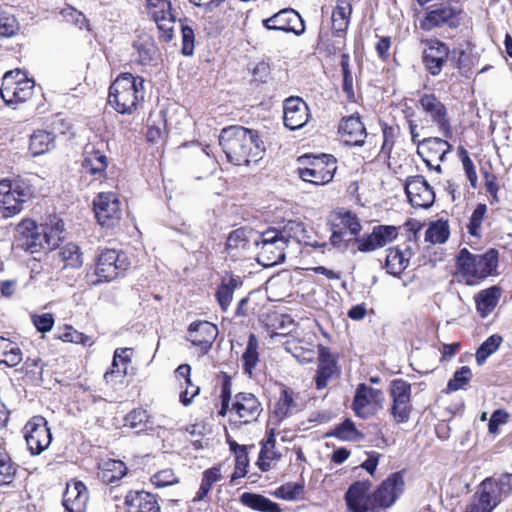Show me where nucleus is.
I'll return each mask as SVG.
<instances>
[{"mask_svg":"<svg viewBox=\"0 0 512 512\" xmlns=\"http://www.w3.org/2000/svg\"><path fill=\"white\" fill-rule=\"evenodd\" d=\"M35 189L25 177H15L0 181V211L3 217L10 218L23 210V205L34 197Z\"/></svg>","mask_w":512,"mask_h":512,"instance_id":"4","label":"nucleus"},{"mask_svg":"<svg viewBox=\"0 0 512 512\" xmlns=\"http://www.w3.org/2000/svg\"><path fill=\"white\" fill-rule=\"evenodd\" d=\"M178 481L172 469L161 470L151 477L152 484L157 488L171 486L178 483Z\"/></svg>","mask_w":512,"mask_h":512,"instance_id":"57","label":"nucleus"},{"mask_svg":"<svg viewBox=\"0 0 512 512\" xmlns=\"http://www.w3.org/2000/svg\"><path fill=\"white\" fill-rule=\"evenodd\" d=\"M449 225L446 221L438 220L430 224L425 232V240L433 244H443L449 238Z\"/></svg>","mask_w":512,"mask_h":512,"instance_id":"48","label":"nucleus"},{"mask_svg":"<svg viewBox=\"0 0 512 512\" xmlns=\"http://www.w3.org/2000/svg\"><path fill=\"white\" fill-rule=\"evenodd\" d=\"M252 230L246 228H238L233 230L226 242V250L229 254L236 256L239 251L249 249L250 241L256 237Z\"/></svg>","mask_w":512,"mask_h":512,"instance_id":"36","label":"nucleus"},{"mask_svg":"<svg viewBox=\"0 0 512 512\" xmlns=\"http://www.w3.org/2000/svg\"><path fill=\"white\" fill-rule=\"evenodd\" d=\"M405 193L414 208L428 209L435 201V192L422 175L409 176L406 179Z\"/></svg>","mask_w":512,"mask_h":512,"instance_id":"18","label":"nucleus"},{"mask_svg":"<svg viewBox=\"0 0 512 512\" xmlns=\"http://www.w3.org/2000/svg\"><path fill=\"white\" fill-rule=\"evenodd\" d=\"M337 372V361L329 348L320 346L318 356V368L315 376L317 389L327 386L328 380Z\"/></svg>","mask_w":512,"mask_h":512,"instance_id":"30","label":"nucleus"},{"mask_svg":"<svg viewBox=\"0 0 512 512\" xmlns=\"http://www.w3.org/2000/svg\"><path fill=\"white\" fill-rule=\"evenodd\" d=\"M34 81L28 79L20 70L8 71L4 74L0 95L6 105L23 103L31 98Z\"/></svg>","mask_w":512,"mask_h":512,"instance_id":"6","label":"nucleus"},{"mask_svg":"<svg viewBox=\"0 0 512 512\" xmlns=\"http://www.w3.org/2000/svg\"><path fill=\"white\" fill-rule=\"evenodd\" d=\"M88 500V489L83 482L73 481L67 484L63 495L65 512H86Z\"/></svg>","mask_w":512,"mask_h":512,"instance_id":"26","label":"nucleus"},{"mask_svg":"<svg viewBox=\"0 0 512 512\" xmlns=\"http://www.w3.org/2000/svg\"><path fill=\"white\" fill-rule=\"evenodd\" d=\"M128 512H161L157 496L146 491H130L125 497Z\"/></svg>","mask_w":512,"mask_h":512,"instance_id":"27","label":"nucleus"},{"mask_svg":"<svg viewBox=\"0 0 512 512\" xmlns=\"http://www.w3.org/2000/svg\"><path fill=\"white\" fill-rule=\"evenodd\" d=\"M18 29L19 25L16 18L0 10V37H11Z\"/></svg>","mask_w":512,"mask_h":512,"instance_id":"55","label":"nucleus"},{"mask_svg":"<svg viewBox=\"0 0 512 512\" xmlns=\"http://www.w3.org/2000/svg\"><path fill=\"white\" fill-rule=\"evenodd\" d=\"M219 144L227 160L238 166L259 161L265 151L258 132L243 126L224 128L219 135Z\"/></svg>","mask_w":512,"mask_h":512,"instance_id":"1","label":"nucleus"},{"mask_svg":"<svg viewBox=\"0 0 512 512\" xmlns=\"http://www.w3.org/2000/svg\"><path fill=\"white\" fill-rule=\"evenodd\" d=\"M328 436H334L342 441H358L364 438V434L356 428L354 422L349 418L337 425Z\"/></svg>","mask_w":512,"mask_h":512,"instance_id":"44","label":"nucleus"},{"mask_svg":"<svg viewBox=\"0 0 512 512\" xmlns=\"http://www.w3.org/2000/svg\"><path fill=\"white\" fill-rule=\"evenodd\" d=\"M55 146V137L46 130H37L30 137L29 149L33 156L42 155Z\"/></svg>","mask_w":512,"mask_h":512,"instance_id":"39","label":"nucleus"},{"mask_svg":"<svg viewBox=\"0 0 512 512\" xmlns=\"http://www.w3.org/2000/svg\"><path fill=\"white\" fill-rule=\"evenodd\" d=\"M58 338L64 342L82 344L83 346H91L93 344V341L89 336L73 329L70 326H67L65 331L61 333Z\"/></svg>","mask_w":512,"mask_h":512,"instance_id":"54","label":"nucleus"},{"mask_svg":"<svg viewBox=\"0 0 512 512\" xmlns=\"http://www.w3.org/2000/svg\"><path fill=\"white\" fill-rule=\"evenodd\" d=\"M452 145L445 139L429 137L418 142L417 153L421 158H434L443 162L446 155L451 152Z\"/></svg>","mask_w":512,"mask_h":512,"instance_id":"29","label":"nucleus"},{"mask_svg":"<svg viewBox=\"0 0 512 512\" xmlns=\"http://www.w3.org/2000/svg\"><path fill=\"white\" fill-rule=\"evenodd\" d=\"M284 125L289 130L302 128L310 118L308 104L300 97L291 96L284 101Z\"/></svg>","mask_w":512,"mask_h":512,"instance_id":"22","label":"nucleus"},{"mask_svg":"<svg viewBox=\"0 0 512 512\" xmlns=\"http://www.w3.org/2000/svg\"><path fill=\"white\" fill-rule=\"evenodd\" d=\"M460 10L450 3H441L428 7L425 16L420 20V28L431 31L435 28L447 25L457 27L459 25Z\"/></svg>","mask_w":512,"mask_h":512,"instance_id":"14","label":"nucleus"},{"mask_svg":"<svg viewBox=\"0 0 512 512\" xmlns=\"http://www.w3.org/2000/svg\"><path fill=\"white\" fill-rule=\"evenodd\" d=\"M59 256L65 266L80 268L83 265V255L80 247L75 243H67L59 248Z\"/></svg>","mask_w":512,"mask_h":512,"instance_id":"45","label":"nucleus"},{"mask_svg":"<svg viewBox=\"0 0 512 512\" xmlns=\"http://www.w3.org/2000/svg\"><path fill=\"white\" fill-rule=\"evenodd\" d=\"M419 106L423 112L435 124L444 138H451L453 135L447 107L433 93H425L420 96Z\"/></svg>","mask_w":512,"mask_h":512,"instance_id":"11","label":"nucleus"},{"mask_svg":"<svg viewBox=\"0 0 512 512\" xmlns=\"http://www.w3.org/2000/svg\"><path fill=\"white\" fill-rule=\"evenodd\" d=\"M263 26L268 30L283 31L301 35L305 31V24L302 17L292 8H285L262 21Z\"/></svg>","mask_w":512,"mask_h":512,"instance_id":"20","label":"nucleus"},{"mask_svg":"<svg viewBox=\"0 0 512 512\" xmlns=\"http://www.w3.org/2000/svg\"><path fill=\"white\" fill-rule=\"evenodd\" d=\"M303 491L304 485L302 483L289 482L278 487L274 495L287 501H293L298 499Z\"/></svg>","mask_w":512,"mask_h":512,"instance_id":"53","label":"nucleus"},{"mask_svg":"<svg viewBox=\"0 0 512 512\" xmlns=\"http://www.w3.org/2000/svg\"><path fill=\"white\" fill-rule=\"evenodd\" d=\"M130 262L125 253L115 249L103 250L97 259L96 275L104 281H112L122 275Z\"/></svg>","mask_w":512,"mask_h":512,"instance_id":"10","label":"nucleus"},{"mask_svg":"<svg viewBox=\"0 0 512 512\" xmlns=\"http://www.w3.org/2000/svg\"><path fill=\"white\" fill-rule=\"evenodd\" d=\"M181 34H182V53L186 56H191L194 51V40L195 35L193 29L181 23Z\"/></svg>","mask_w":512,"mask_h":512,"instance_id":"60","label":"nucleus"},{"mask_svg":"<svg viewBox=\"0 0 512 512\" xmlns=\"http://www.w3.org/2000/svg\"><path fill=\"white\" fill-rule=\"evenodd\" d=\"M487 211V207L485 204H478L476 208L474 209L470 221L468 224V231L473 236H478V230L481 226V223L483 221L484 215Z\"/></svg>","mask_w":512,"mask_h":512,"instance_id":"58","label":"nucleus"},{"mask_svg":"<svg viewBox=\"0 0 512 512\" xmlns=\"http://www.w3.org/2000/svg\"><path fill=\"white\" fill-rule=\"evenodd\" d=\"M278 234L288 246L291 240L301 242L305 238L306 230L302 222L290 220L278 230Z\"/></svg>","mask_w":512,"mask_h":512,"instance_id":"47","label":"nucleus"},{"mask_svg":"<svg viewBox=\"0 0 512 512\" xmlns=\"http://www.w3.org/2000/svg\"><path fill=\"white\" fill-rule=\"evenodd\" d=\"M261 450L258 458V466L261 471L266 472L271 468V461L279 460L281 453L276 450L275 431L270 429L267 432L266 439L261 442Z\"/></svg>","mask_w":512,"mask_h":512,"instance_id":"34","label":"nucleus"},{"mask_svg":"<svg viewBox=\"0 0 512 512\" xmlns=\"http://www.w3.org/2000/svg\"><path fill=\"white\" fill-rule=\"evenodd\" d=\"M497 262L498 252L495 249L484 254H472L467 248H463L457 255V274L466 285H475L492 275Z\"/></svg>","mask_w":512,"mask_h":512,"instance_id":"3","label":"nucleus"},{"mask_svg":"<svg viewBox=\"0 0 512 512\" xmlns=\"http://www.w3.org/2000/svg\"><path fill=\"white\" fill-rule=\"evenodd\" d=\"M371 488V482L356 481L349 486L345 493V500L349 511L351 512H371L374 510L372 506V495H368Z\"/></svg>","mask_w":512,"mask_h":512,"instance_id":"23","label":"nucleus"},{"mask_svg":"<svg viewBox=\"0 0 512 512\" xmlns=\"http://www.w3.org/2000/svg\"><path fill=\"white\" fill-rule=\"evenodd\" d=\"M230 412L235 413L243 423L247 424L257 420L262 412V406L254 394L239 392L234 396Z\"/></svg>","mask_w":512,"mask_h":512,"instance_id":"25","label":"nucleus"},{"mask_svg":"<svg viewBox=\"0 0 512 512\" xmlns=\"http://www.w3.org/2000/svg\"><path fill=\"white\" fill-rule=\"evenodd\" d=\"M25 440L32 455H39L52 441L48 422L43 416L32 417L24 427Z\"/></svg>","mask_w":512,"mask_h":512,"instance_id":"15","label":"nucleus"},{"mask_svg":"<svg viewBox=\"0 0 512 512\" xmlns=\"http://www.w3.org/2000/svg\"><path fill=\"white\" fill-rule=\"evenodd\" d=\"M352 7L348 0H337L332 12V32L335 37L343 38L350 22Z\"/></svg>","mask_w":512,"mask_h":512,"instance_id":"32","label":"nucleus"},{"mask_svg":"<svg viewBox=\"0 0 512 512\" xmlns=\"http://www.w3.org/2000/svg\"><path fill=\"white\" fill-rule=\"evenodd\" d=\"M300 162H308V166L298 168L299 177L314 185H325L332 181L337 170L336 158L333 155L321 154L319 156L304 155Z\"/></svg>","mask_w":512,"mask_h":512,"instance_id":"5","label":"nucleus"},{"mask_svg":"<svg viewBox=\"0 0 512 512\" xmlns=\"http://www.w3.org/2000/svg\"><path fill=\"white\" fill-rule=\"evenodd\" d=\"M390 414L397 424L407 423L412 412L411 384L403 379H394L390 383Z\"/></svg>","mask_w":512,"mask_h":512,"instance_id":"9","label":"nucleus"},{"mask_svg":"<svg viewBox=\"0 0 512 512\" xmlns=\"http://www.w3.org/2000/svg\"><path fill=\"white\" fill-rule=\"evenodd\" d=\"M137 52V61L141 65H148L154 59L157 47L150 37H141L133 44Z\"/></svg>","mask_w":512,"mask_h":512,"instance_id":"43","label":"nucleus"},{"mask_svg":"<svg viewBox=\"0 0 512 512\" xmlns=\"http://www.w3.org/2000/svg\"><path fill=\"white\" fill-rule=\"evenodd\" d=\"M82 167L86 172L100 179L105 175L107 168V157L94 147H86L85 158L82 162Z\"/></svg>","mask_w":512,"mask_h":512,"instance_id":"35","label":"nucleus"},{"mask_svg":"<svg viewBox=\"0 0 512 512\" xmlns=\"http://www.w3.org/2000/svg\"><path fill=\"white\" fill-rule=\"evenodd\" d=\"M253 244L259 249L258 256L263 261V265L272 266L285 260V249L288 246L279 236L278 229L268 228L257 234Z\"/></svg>","mask_w":512,"mask_h":512,"instance_id":"7","label":"nucleus"},{"mask_svg":"<svg viewBox=\"0 0 512 512\" xmlns=\"http://www.w3.org/2000/svg\"><path fill=\"white\" fill-rule=\"evenodd\" d=\"M404 485L401 472L391 474L372 494V506L374 509L392 506L403 493Z\"/></svg>","mask_w":512,"mask_h":512,"instance_id":"19","label":"nucleus"},{"mask_svg":"<svg viewBox=\"0 0 512 512\" xmlns=\"http://www.w3.org/2000/svg\"><path fill=\"white\" fill-rule=\"evenodd\" d=\"M93 210L102 227L113 228L121 218L120 201L113 192L99 193L93 200Z\"/></svg>","mask_w":512,"mask_h":512,"instance_id":"12","label":"nucleus"},{"mask_svg":"<svg viewBox=\"0 0 512 512\" xmlns=\"http://www.w3.org/2000/svg\"><path fill=\"white\" fill-rule=\"evenodd\" d=\"M501 296V289L498 286H492L480 291L476 296L477 310L482 317H486L497 306Z\"/></svg>","mask_w":512,"mask_h":512,"instance_id":"37","label":"nucleus"},{"mask_svg":"<svg viewBox=\"0 0 512 512\" xmlns=\"http://www.w3.org/2000/svg\"><path fill=\"white\" fill-rule=\"evenodd\" d=\"M338 225L339 228H342V230L349 231L351 236H357L362 229L359 219L350 211L345 212L341 216L340 223Z\"/></svg>","mask_w":512,"mask_h":512,"instance_id":"56","label":"nucleus"},{"mask_svg":"<svg viewBox=\"0 0 512 512\" xmlns=\"http://www.w3.org/2000/svg\"><path fill=\"white\" fill-rule=\"evenodd\" d=\"M502 340L500 335L493 334L479 346L476 351V362L479 366L483 365L487 358L498 350Z\"/></svg>","mask_w":512,"mask_h":512,"instance_id":"50","label":"nucleus"},{"mask_svg":"<svg viewBox=\"0 0 512 512\" xmlns=\"http://www.w3.org/2000/svg\"><path fill=\"white\" fill-rule=\"evenodd\" d=\"M127 474V467L121 460L109 459L101 465V479L106 483L121 480Z\"/></svg>","mask_w":512,"mask_h":512,"instance_id":"40","label":"nucleus"},{"mask_svg":"<svg viewBox=\"0 0 512 512\" xmlns=\"http://www.w3.org/2000/svg\"><path fill=\"white\" fill-rule=\"evenodd\" d=\"M14 247L31 254L44 250V237L33 220L24 219L17 225Z\"/></svg>","mask_w":512,"mask_h":512,"instance_id":"16","label":"nucleus"},{"mask_svg":"<svg viewBox=\"0 0 512 512\" xmlns=\"http://www.w3.org/2000/svg\"><path fill=\"white\" fill-rule=\"evenodd\" d=\"M373 239L379 248L386 246L396 239L398 229L393 225H378L373 227Z\"/></svg>","mask_w":512,"mask_h":512,"instance_id":"51","label":"nucleus"},{"mask_svg":"<svg viewBox=\"0 0 512 512\" xmlns=\"http://www.w3.org/2000/svg\"><path fill=\"white\" fill-rule=\"evenodd\" d=\"M299 396L291 389H283L274 408V415L279 421L292 416L302 410L298 402Z\"/></svg>","mask_w":512,"mask_h":512,"instance_id":"31","label":"nucleus"},{"mask_svg":"<svg viewBox=\"0 0 512 512\" xmlns=\"http://www.w3.org/2000/svg\"><path fill=\"white\" fill-rule=\"evenodd\" d=\"M32 321L38 331L45 333L50 331L54 325V318L51 313L33 315Z\"/></svg>","mask_w":512,"mask_h":512,"instance_id":"64","label":"nucleus"},{"mask_svg":"<svg viewBox=\"0 0 512 512\" xmlns=\"http://www.w3.org/2000/svg\"><path fill=\"white\" fill-rule=\"evenodd\" d=\"M395 131L396 128L393 126H388L387 124H384L382 126L383 143L381 147V153H383L387 157L390 156V153L394 145Z\"/></svg>","mask_w":512,"mask_h":512,"instance_id":"61","label":"nucleus"},{"mask_svg":"<svg viewBox=\"0 0 512 512\" xmlns=\"http://www.w3.org/2000/svg\"><path fill=\"white\" fill-rule=\"evenodd\" d=\"M243 505L259 512H281L279 504L256 493L245 492L240 496Z\"/></svg>","mask_w":512,"mask_h":512,"instance_id":"38","label":"nucleus"},{"mask_svg":"<svg viewBox=\"0 0 512 512\" xmlns=\"http://www.w3.org/2000/svg\"><path fill=\"white\" fill-rule=\"evenodd\" d=\"M240 285L241 281L239 278L233 276H230L227 280H222L216 292V298L222 311L228 310L233 299V293Z\"/></svg>","mask_w":512,"mask_h":512,"instance_id":"41","label":"nucleus"},{"mask_svg":"<svg viewBox=\"0 0 512 512\" xmlns=\"http://www.w3.org/2000/svg\"><path fill=\"white\" fill-rule=\"evenodd\" d=\"M461 154H462L463 169L467 175V178H468L472 188H476L478 177L476 174L475 166H474L471 158L469 157L468 152L465 149H463V148L461 149Z\"/></svg>","mask_w":512,"mask_h":512,"instance_id":"62","label":"nucleus"},{"mask_svg":"<svg viewBox=\"0 0 512 512\" xmlns=\"http://www.w3.org/2000/svg\"><path fill=\"white\" fill-rule=\"evenodd\" d=\"M411 255L412 252L409 247L405 250L398 247L389 248L385 261L387 272L393 276L400 275L408 267Z\"/></svg>","mask_w":512,"mask_h":512,"instance_id":"33","label":"nucleus"},{"mask_svg":"<svg viewBox=\"0 0 512 512\" xmlns=\"http://www.w3.org/2000/svg\"><path fill=\"white\" fill-rule=\"evenodd\" d=\"M501 501L497 482L492 478H486L480 483L465 512H492Z\"/></svg>","mask_w":512,"mask_h":512,"instance_id":"13","label":"nucleus"},{"mask_svg":"<svg viewBox=\"0 0 512 512\" xmlns=\"http://www.w3.org/2000/svg\"><path fill=\"white\" fill-rule=\"evenodd\" d=\"M422 43L425 45L422 51L423 65L432 76H438L449 60L450 48L436 38L422 40Z\"/></svg>","mask_w":512,"mask_h":512,"instance_id":"17","label":"nucleus"},{"mask_svg":"<svg viewBox=\"0 0 512 512\" xmlns=\"http://www.w3.org/2000/svg\"><path fill=\"white\" fill-rule=\"evenodd\" d=\"M63 230L64 223L61 220H58L54 225L40 227V232L44 237V250H53L59 247Z\"/></svg>","mask_w":512,"mask_h":512,"instance_id":"46","label":"nucleus"},{"mask_svg":"<svg viewBox=\"0 0 512 512\" xmlns=\"http://www.w3.org/2000/svg\"><path fill=\"white\" fill-rule=\"evenodd\" d=\"M243 363V371L251 376L253 370L259 362L258 340L254 334H250L246 349L241 357Z\"/></svg>","mask_w":512,"mask_h":512,"instance_id":"42","label":"nucleus"},{"mask_svg":"<svg viewBox=\"0 0 512 512\" xmlns=\"http://www.w3.org/2000/svg\"><path fill=\"white\" fill-rule=\"evenodd\" d=\"M472 371L468 366H462L456 370L453 377L447 383V390L449 392H455L463 389L471 380Z\"/></svg>","mask_w":512,"mask_h":512,"instance_id":"52","label":"nucleus"},{"mask_svg":"<svg viewBox=\"0 0 512 512\" xmlns=\"http://www.w3.org/2000/svg\"><path fill=\"white\" fill-rule=\"evenodd\" d=\"M18 465L7 453L0 452V486H9L14 482Z\"/></svg>","mask_w":512,"mask_h":512,"instance_id":"49","label":"nucleus"},{"mask_svg":"<svg viewBox=\"0 0 512 512\" xmlns=\"http://www.w3.org/2000/svg\"><path fill=\"white\" fill-rule=\"evenodd\" d=\"M218 334L217 326L208 321H195L188 327L187 340L200 349L202 354L207 353Z\"/></svg>","mask_w":512,"mask_h":512,"instance_id":"24","label":"nucleus"},{"mask_svg":"<svg viewBox=\"0 0 512 512\" xmlns=\"http://www.w3.org/2000/svg\"><path fill=\"white\" fill-rule=\"evenodd\" d=\"M145 80L131 73H122L109 88L108 103L120 114H132L145 96Z\"/></svg>","mask_w":512,"mask_h":512,"instance_id":"2","label":"nucleus"},{"mask_svg":"<svg viewBox=\"0 0 512 512\" xmlns=\"http://www.w3.org/2000/svg\"><path fill=\"white\" fill-rule=\"evenodd\" d=\"M340 132L346 144L362 146L367 137V132L359 115H352L342 120Z\"/></svg>","mask_w":512,"mask_h":512,"instance_id":"28","label":"nucleus"},{"mask_svg":"<svg viewBox=\"0 0 512 512\" xmlns=\"http://www.w3.org/2000/svg\"><path fill=\"white\" fill-rule=\"evenodd\" d=\"M148 415L145 410L134 409L125 416V426L130 428H138L142 424L146 423Z\"/></svg>","mask_w":512,"mask_h":512,"instance_id":"63","label":"nucleus"},{"mask_svg":"<svg viewBox=\"0 0 512 512\" xmlns=\"http://www.w3.org/2000/svg\"><path fill=\"white\" fill-rule=\"evenodd\" d=\"M147 8L159 31L162 33L161 38L163 41L168 42L172 40L175 16L172 13L170 0H147Z\"/></svg>","mask_w":512,"mask_h":512,"instance_id":"21","label":"nucleus"},{"mask_svg":"<svg viewBox=\"0 0 512 512\" xmlns=\"http://www.w3.org/2000/svg\"><path fill=\"white\" fill-rule=\"evenodd\" d=\"M235 457H236V465H235V470L231 477L232 481L235 480L236 478L244 477L247 473V467L249 465L248 447L237 452L235 454Z\"/></svg>","mask_w":512,"mask_h":512,"instance_id":"59","label":"nucleus"},{"mask_svg":"<svg viewBox=\"0 0 512 512\" xmlns=\"http://www.w3.org/2000/svg\"><path fill=\"white\" fill-rule=\"evenodd\" d=\"M384 394L380 389L358 384L353 397L351 408L354 414L361 419H368L383 408Z\"/></svg>","mask_w":512,"mask_h":512,"instance_id":"8","label":"nucleus"}]
</instances>
